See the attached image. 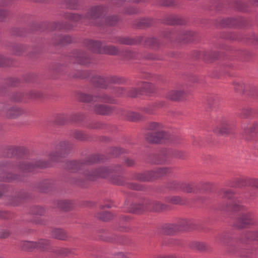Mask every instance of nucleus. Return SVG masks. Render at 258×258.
<instances>
[{"label":"nucleus","mask_w":258,"mask_h":258,"mask_svg":"<svg viewBox=\"0 0 258 258\" xmlns=\"http://www.w3.org/2000/svg\"><path fill=\"white\" fill-rule=\"evenodd\" d=\"M234 86L235 90L236 91L240 92V91H243L244 85L243 84H242L240 82H234Z\"/></svg>","instance_id":"obj_43"},{"label":"nucleus","mask_w":258,"mask_h":258,"mask_svg":"<svg viewBox=\"0 0 258 258\" xmlns=\"http://www.w3.org/2000/svg\"><path fill=\"white\" fill-rule=\"evenodd\" d=\"M123 89L120 87H116L114 89V92L117 95H120L123 93Z\"/></svg>","instance_id":"obj_53"},{"label":"nucleus","mask_w":258,"mask_h":258,"mask_svg":"<svg viewBox=\"0 0 258 258\" xmlns=\"http://www.w3.org/2000/svg\"><path fill=\"white\" fill-rule=\"evenodd\" d=\"M230 127V122L226 118H223L218 123V124L213 129L215 133H218L221 134L228 133Z\"/></svg>","instance_id":"obj_16"},{"label":"nucleus","mask_w":258,"mask_h":258,"mask_svg":"<svg viewBox=\"0 0 258 258\" xmlns=\"http://www.w3.org/2000/svg\"><path fill=\"white\" fill-rule=\"evenodd\" d=\"M93 83L96 86L102 88H106L108 87V83H119L121 80L119 78L111 76L104 78L100 76H95L92 80Z\"/></svg>","instance_id":"obj_10"},{"label":"nucleus","mask_w":258,"mask_h":258,"mask_svg":"<svg viewBox=\"0 0 258 258\" xmlns=\"http://www.w3.org/2000/svg\"><path fill=\"white\" fill-rule=\"evenodd\" d=\"M149 210L155 212L160 211L166 208V206L156 201L148 202Z\"/></svg>","instance_id":"obj_21"},{"label":"nucleus","mask_w":258,"mask_h":258,"mask_svg":"<svg viewBox=\"0 0 258 258\" xmlns=\"http://www.w3.org/2000/svg\"><path fill=\"white\" fill-rule=\"evenodd\" d=\"M4 192V187L2 184H0V196L3 194Z\"/></svg>","instance_id":"obj_60"},{"label":"nucleus","mask_w":258,"mask_h":258,"mask_svg":"<svg viewBox=\"0 0 258 258\" xmlns=\"http://www.w3.org/2000/svg\"><path fill=\"white\" fill-rule=\"evenodd\" d=\"M163 105V104L162 102H156L143 107L141 110L146 113L152 114L155 110L161 107Z\"/></svg>","instance_id":"obj_20"},{"label":"nucleus","mask_w":258,"mask_h":258,"mask_svg":"<svg viewBox=\"0 0 258 258\" xmlns=\"http://www.w3.org/2000/svg\"><path fill=\"white\" fill-rule=\"evenodd\" d=\"M190 247L194 249L203 251L207 249L208 245L204 242L193 241L190 243Z\"/></svg>","instance_id":"obj_27"},{"label":"nucleus","mask_w":258,"mask_h":258,"mask_svg":"<svg viewBox=\"0 0 258 258\" xmlns=\"http://www.w3.org/2000/svg\"><path fill=\"white\" fill-rule=\"evenodd\" d=\"M23 110L17 107L13 106L7 109L6 116L8 118H14L23 113Z\"/></svg>","instance_id":"obj_19"},{"label":"nucleus","mask_w":258,"mask_h":258,"mask_svg":"<svg viewBox=\"0 0 258 258\" xmlns=\"http://www.w3.org/2000/svg\"><path fill=\"white\" fill-rule=\"evenodd\" d=\"M71 147V145L70 142L68 141L60 142L56 146L55 150L49 153V159L52 161H57L59 158L65 156Z\"/></svg>","instance_id":"obj_7"},{"label":"nucleus","mask_w":258,"mask_h":258,"mask_svg":"<svg viewBox=\"0 0 258 258\" xmlns=\"http://www.w3.org/2000/svg\"><path fill=\"white\" fill-rule=\"evenodd\" d=\"M10 234L8 230H4L0 231V237L3 238H7Z\"/></svg>","instance_id":"obj_48"},{"label":"nucleus","mask_w":258,"mask_h":258,"mask_svg":"<svg viewBox=\"0 0 258 258\" xmlns=\"http://www.w3.org/2000/svg\"><path fill=\"white\" fill-rule=\"evenodd\" d=\"M146 210H149L148 203H147L146 205H132L129 212L133 213L139 214Z\"/></svg>","instance_id":"obj_23"},{"label":"nucleus","mask_w":258,"mask_h":258,"mask_svg":"<svg viewBox=\"0 0 258 258\" xmlns=\"http://www.w3.org/2000/svg\"><path fill=\"white\" fill-rule=\"evenodd\" d=\"M99 158L98 155H93L89 158V160L87 161V162L85 164L93 163L94 162H97Z\"/></svg>","instance_id":"obj_45"},{"label":"nucleus","mask_w":258,"mask_h":258,"mask_svg":"<svg viewBox=\"0 0 258 258\" xmlns=\"http://www.w3.org/2000/svg\"><path fill=\"white\" fill-rule=\"evenodd\" d=\"M140 89L133 88L128 91V95L131 97H136L138 95H142L144 93H151L154 92V86L148 82H142L140 86Z\"/></svg>","instance_id":"obj_13"},{"label":"nucleus","mask_w":258,"mask_h":258,"mask_svg":"<svg viewBox=\"0 0 258 258\" xmlns=\"http://www.w3.org/2000/svg\"><path fill=\"white\" fill-rule=\"evenodd\" d=\"M118 19L116 16H111L105 18L106 25L112 26L116 24Z\"/></svg>","instance_id":"obj_34"},{"label":"nucleus","mask_w":258,"mask_h":258,"mask_svg":"<svg viewBox=\"0 0 258 258\" xmlns=\"http://www.w3.org/2000/svg\"><path fill=\"white\" fill-rule=\"evenodd\" d=\"M160 258H177V257L176 256V255L174 254H171L166 256H161Z\"/></svg>","instance_id":"obj_58"},{"label":"nucleus","mask_w":258,"mask_h":258,"mask_svg":"<svg viewBox=\"0 0 258 258\" xmlns=\"http://www.w3.org/2000/svg\"><path fill=\"white\" fill-rule=\"evenodd\" d=\"M105 8L103 6L92 8L89 11L86 17L89 19H95L100 17L105 11Z\"/></svg>","instance_id":"obj_17"},{"label":"nucleus","mask_w":258,"mask_h":258,"mask_svg":"<svg viewBox=\"0 0 258 258\" xmlns=\"http://www.w3.org/2000/svg\"><path fill=\"white\" fill-rule=\"evenodd\" d=\"M189 228V222L186 220H182L179 225L167 224L163 227V233L165 234H172L177 231L185 230Z\"/></svg>","instance_id":"obj_12"},{"label":"nucleus","mask_w":258,"mask_h":258,"mask_svg":"<svg viewBox=\"0 0 258 258\" xmlns=\"http://www.w3.org/2000/svg\"><path fill=\"white\" fill-rule=\"evenodd\" d=\"M252 4L258 5V0H252Z\"/></svg>","instance_id":"obj_63"},{"label":"nucleus","mask_w":258,"mask_h":258,"mask_svg":"<svg viewBox=\"0 0 258 258\" xmlns=\"http://www.w3.org/2000/svg\"><path fill=\"white\" fill-rule=\"evenodd\" d=\"M85 175L87 179L92 180L98 177H108L113 184L117 185L121 184L123 182L122 177L114 174L112 170L106 167H101L91 172L87 171Z\"/></svg>","instance_id":"obj_2"},{"label":"nucleus","mask_w":258,"mask_h":258,"mask_svg":"<svg viewBox=\"0 0 258 258\" xmlns=\"http://www.w3.org/2000/svg\"><path fill=\"white\" fill-rule=\"evenodd\" d=\"M63 2L69 9H75L77 8V0H64Z\"/></svg>","instance_id":"obj_37"},{"label":"nucleus","mask_w":258,"mask_h":258,"mask_svg":"<svg viewBox=\"0 0 258 258\" xmlns=\"http://www.w3.org/2000/svg\"><path fill=\"white\" fill-rule=\"evenodd\" d=\"M114 258H130L128 255L124 254L122 252H119L115 254Z\"/></svg>","instance_id":"obj_52"},{"label":"nucleus","mask_w":258,"mask_h":258,"mask_svg":"<svg viewBox=\"0 0 258 258\" xmlns=\"http://www.w3.org/2000/svg\"><path fill=\"white\" fill-rule=\"evenodd\" d=\"M73 137L77 140H83L85 139V135L79 131H76L73 133Z\"/></svg>","instance_id":"obj_41"},{"label":"nucleus","mask_w":258,"mask_h":258,"mask_svg":"<svg viewBox=\"0 0 258 258\" xmlns=\"http://www.w3.org/2000/svg\"><path fill=\"white\" fill-rule=\"evenodd\" d=\"M80 99L83 102L96 103L93 106V111L96 113L103 115L108 114L111 111L110 108L106 105L99 104L98 102L112 103L113 102L112 98L104 94H99L95 96L81 94Z\"/></svg>","instance_id":"obj_1"},{"label":"nucleus","mask_w":258,"mask_h":258,"mask_svg":"<svg viewBox=\"0 0 258 258\" xmlns=\"http://www.w3.org/2000/svg\"><path fill=\"white\" fill-rule=\"evenodd\" d=\"M7 12L4 10H0V21H2L3 19L6 16Z\"/></svg>","instance_id":"obj_56"},{"label":"nucleus","mask_w":258,"mask_h":258,"mask_svg":"<svg viewBox=\"0 0 258 258\" xmlns=\"http://www.w3.org/2000/svg\"><path fill=\"white\" fill-rule=\"evenodd\" d=\"M59 207L61 209L67 211L71 208V204L67 201H61L59 203Z\"/></svg>","instance_id":"obj_38"},{"label":"nucleus","mask_w":258,"mask_h":258,"mask_svg":"<svg viewBox=\"0 0 258 258\" xmlns=\"http://www.w3.org/2000/svg\"><path fill=\"white\" fill-rule=\"evenodd\" d=\"M175 4V0H167L165 5L168 6H174Z\"/></svg>","instance_id":"obj_55"},{"label":"nucleus","mask_w":258,"mask_h":258,"mask_svg":"<svg viewBox=\"0 0 258 258\" xmlns=\"http://www.w3.org/2000/svg\"><path fill=\"white\" fill-rule=\"evenodd\" d=\"M243 137L247 141H252L254 140L253 134H256L258 130V123L256 122H252L244 124L242 125Z\"/></svg>","instance_id":"obj_11"},{"label":"nucleus","mask_w":258,"mask_h":258,"mask_svg":"<svg viewBox=\"0 0 258 258\" xmlns=\"http://www.w3.org/2000/svg\"><path fill=\"white\" fill-rule=\"evenodd\" d=\"M124 163L126 166H131L134 165V161L130 158H126L124 159Z\"/></svg>","instance_id":"obj_50"},{"label":"nucleus","mask_w":258,"mask_h":258,"mask_svg":"<svg viewBox=\"0 0 258 258\" xmlns=\"http://www.w3.org/2000/svg\"><path fill=\"white\" fill-rule=\"evenodd\" d=\"M21 246L25 250H32L37 248L38 245L37 242L25 241L22 242Z\"/></svg>","instance_id":"obj_26"},{"label":"nucleus","mask_w":258,"mask_h":258,"mask_svg":"<svg viewBox=\"0 0 258 258\" xmlns=\"http://www.w3.org/2000/svg\"><path fill=\"white\" fill-rule=\"evenodd\" d=\"M194 186L193 183H184L182 184L181 188L185 192H191L193 191Z\"/></svg>","instance_id":"obj_32"},{"label":"nucleus","mask_w":258,"mask_h":258,"mask_svg":"<svg viewBox=\"0 0 258 258\" xmlns=\"http://www.w3.org/2000/svg\"><path fill=\"white\" fill-rule=\"evenodd\" d=\"M228 237V235L227 234H223L220 236V240L223 243H225V239Z\"/></svg>","instance_id":"obj_57"},{"label":"nucleus","mask_w":258,"mask_h":258,"mask_svg":"<svg viewBox=\"0 0 258 258\" xmlns=\"http://www.w3.org/2000/svg\"><path fill=\"white\" fill-rule=\"evenodd\" d=\"M152 24V20L149 19H142L139 21V26L140 27H147Z\"/></svg>","instance_id":"obj_39"},{"label":"nucleus","mask_w":258,"mask_h":258,"mask_svg":"<svg viewBox=\"0 0 258 258\" xmlns=\"http://www.w3.org/2000/svg\"><path fill=\"white\" fill-rule=\"evenodd\" d=\"M130 188L134 189V190H141L142 189V187L138 184L137 183H132L130 185Z\"/></svg>","instance_id":"obj_51"},{"label":"nucleus","mask_w":258,"mask_h":258,"mask_svg":"<svg viewBox=\"0 0 258 258\" xmlns=\"http://www.w3.org/2000/svg\"><path fill=\"white\" fill-rule=\"evenodd\" d=\"M60 41L58 43V44L68 43L71 42V38L70 36H61L60 37Z\"/></svg>","instance_id":"obj_44"},{"label":"nucleus","mask_w":258,"mask_h":258,"mask_svg":"<svg viewBox=\"0 0 258 258\" xmlns=\"http://www.w3.org/2000/svg\"><path fill=\"white\" fill-rule=\"evenodd\" d=\"M239 241L241 243H246L248 241H258V227L254 230H249L241 235Z\"/></svg>","instance_id":"obj_15"},{"label":"nucleus","mask_w":258,"mask_h":258,"mask_svg":"<svg viewBox=\"0 0 258 258\" xmlns=\"http://www.w3.org/2000/svg\"><path fill=\"white\" fill-rule=\"evenodd\" d=\"M171 171L167 167H163L156 170L148 171L143 173H138L135 175V179L141 181H147L154 180L166 175Z\"/></svg>","instance_id":"obj_6"},{"label":"nucleus","mask_w":258,"mask_h":258,"mask_svg":"<svg viewBox=\"0 0 258 258\" xmlns=\"http://www.w3.org/2000/svg\"><path fill=\"white\" fill-rule=\"evenodd\" d=\"M123 115L125 119L133 121L140 120L142 118L141 115L133 111L124 112Z\"/></svg>","instance_id":"obj_22"},{"label":"nucleus","mask_w":258,"mask_h":258,"mask_svg":"<svg viewBox=\"0 0 258 258\" xmlns=\"http://www.w3.org/2000/svg\"><path fill=\"white\" fill-rule=\"evenodd\" d=\"M66 18L70 20L78 21H82V20L84 19V17L78 14L69 13L66 14Z\"/></svg>","instance_id":"obj_31"},{"label":"nucleus","mask_w":258,"mask_h":258,"mask_svg":"<svg viewBox=\"0 0 258 258\" xmlns=\"http://www.w3.org/2000/svg\"><path fill=\"white\" fill-rule=\"evenodd\" d=\"M35 167L44 168L47 167V164L42 161H39L35 165L30 163L23 162L19 165V168L22 171L28 172L33 171Z\"/></svg>","instance_id":"obj_14"},{"label":"nucleus","mask_w":258,"mask_h":258,"mask_svg":"<svg viewBox=\"0 0 258 258\" xmlns=\"http://www.w3.org/2000/svg\"><path fill=\"white\" fill-rule=\"evenodd\" d=\"M17 148L14 147H11L7 149L8 157H12L15 155L17 152Z\"/></svg>","instance_id":"obj_42"},{"label":"nucleus","mask_w":258,"mask_h":258,"mask_svg":"<svg viewBox=\"0 0 258 258\" xmlns=\"http://www.w3.org/2000/svg\"><path fill=\"white\" fill-rule=\"evenodd\" d=\"M87 47L91 51L99 53L114 55L118 53V50L114 46L106 45L98 41L88 40Z\"/></svg>","instance_id":"obj_4"},{"label":"nucleus","mask_w":258,"mask_h":258,"mask_svg":"<svg viewBox=\"0 0 258 258\" xmlns=\"http://www.w3.org/2000/svg\"><path fill=\"white\" fill-rule=\"evenodd\" d=\"M37 242L38 245V247H37V248L40 249L41 250H44V249L47 248V247L49 244L48 241L47 240H45V239L39 240Z\"/></svg>","instance_id":"obj_36"},{"label":"nucleus","mask_w":258,"mask_h":258,"mask_svg":"<svg viewBox=\"0 0 258 258\" xmlns=\"http://www.w3.org/2000/svg\"><path fill=\"white\" fill-rule=\"evenodd\" d=\"M76 60L81 64L87 65L90 62V59L86 53L79 52L76 56Z\"/></svg>","instance_id":"obj_24"},{"label":"nucleus","mask_w":258,"mask_h":258,"mask_svg":"<svg viewBox=\"0 0 258 258\" xmlns=\"http://www.w3.org/2000/svg\"><path fill=\"white\" fill-rule=\"evenodd\" d=\"M254 224V215L251 211L242 213L237 218L234 226L239 229L246 228Z\"/></svg>","instance_id":"obj_8"},{"label":"nucleus","mask_w":258,"mask_h":258,"mask_svg":"<svg viewBox=\"0 0 258 258\" xmlns=\"http://www.w3.org/2000/svg\"><path fill=\"white\" fill-rule=\"evenodd\" d=\"M3 180L6 181H9L11 180V179L9 177H6V178H4Z\"/></svg>","instance_id":"obj_64"},{"label":"nucleus","mask_w":258,"mask_h":258,"mask_svg":"<svg viewBox=\"0 0 258 258\" xmlns=\"http://www.w3.org/2000/svg\"><path fill=\"white\" fill-rule=\"evenodd\" d=\"M194 33L192 32H186L184 37L183 38V40L185 41H189L190 40V37H192Z\"/></svg>","instance_id":"obj_47"},{"label":"nucleus","mask_w":258,"mask_h":258,"mask_svg":"<svg viewBox=\"0 0 258 258\" xmlns=\"http://www.w3.org/2000/svg\"><path fill=\"white\" fill-rule=\"evenodd\" d=\"M252 113L251 109L248 107L243 108L240 113V117L243 118H246L248 117Z\"/></svg>","instance_id":"obj_35"},{"label":"nucleus","mask_w":258,"mask_h":258,"mask_svg":"<svg viewBox=\"0 0 258 258\" xmlns=\"http://www.w3.org/2000/svg\"><path fill=\"white\" fill-rule=\"evenodd\" d=\"M219 195L223 198L233 200L229 204V210L236 211L245 209L244 206L242 205L241 198H236L232 190L222 189L219 191Z\"/></svg>","instance_id":"obj_5"},{"label":"nucleus","mask_w":258,"mask_h":258,"mask_svg":"<svg viewBox=\"0 0 258 258\" xmlns=\"http://www.w3.org/2000/svg\"><path fill=\"white\" fill-rule=\"evenodd\" d=\"M84 166V164L78 161H70L68 164V168L73 171H75Z\"/></svg>","instance_id":"obj_30"},{"label":"nucleus","mask_w":258,"mask_h":258,"mask_svg":"<svg viewBox=\"0 0 258 258\" xmlns=\"http://www.w3.org/2000/svg\"><path fill=\"white\" fill-rule=\"evenodd\" d=\"M51 235L53 237L60 240H64L67 237L65 231L60 229H53L51 232Z\"/></svg>","instance_id":"obj_25"},{"label":"nucleus","mask_w":258,"mask_h":258,"mask_svg":"<svg viewBox=\"0 0 258 258\" xmlns=\"http://www.w3.org/2000/svg\"><path fill=\"white\" fill-rule=\"evenodd\" d=\"M166 23L169 25L183 24L182 21L177 16L174 15L168 16Z\"/></svg>","instance_id":"obj_29"},{"label":"nucleus","mask_w":258,"mask_h":258,"mask_svg":"<svg viewBox=\"0 0 258 258\" xmlns=\"http://www.w3.org/2000/svg\"><path fill=\"white\" fill-rule=\"evenodd\" d=\"M253 95L258 96V89H255L253 92Z\"/></svg>","instance_id":"obj_62"},{"label":"nucleus","mask_w":258,"mask_h":258,"mask_svg":"<svg viewBox=\"0 0 258 258\" xmlns=\"http://www.w3.org/2000/svg\"><path fill=\"white\" fill-rule=\"evenodd\" d=\"M239 20L237 19L230 18L223 20L224 26H227L229 27H236L239 25Z\"/></svg>","instance_id":"obj_28"},{"label":"nucleus","mask_w":258,"mask_h":258,"mask_svg":"<svg viewBox=\"0 0 258 258\" xmlns=\"http://www.w3.org/2000/svg\"><path fill=\"white\" fill-rule=\"evenodd\" d=\"M185 95V92L181 89L173 90L169 91L166 98L171 100H178L181 99Z\"/></svg>","instance_id":"obj_18"},{"label":"nucleus","mask_w":258,"mask_h":258,"mask_svg":"<svg viewBox=\"0 0 258 258\" xmlns=\"http://www.w3.org/2000/svg\"><path fill=\"white\" fill-rule=\"evenodd\" d=\"M20 198H17V199L15 201V200H14L12 202L11 204L13 205H17L19 204V201H18V200H19Z\"/></svg>","instance_id":"obj_59"},{"label":"nucleus","mask_w":258,"mask_h":258,"mask_svg":"<svg viewBox=\"0 0 258 258\" xmlns=\"http://www.w3.org/2000/svg\"><path fill=\"white\" fill-rule=\"evenodd\" d=\"M251 186L258 189V179H253L250 182Z\"/></svg>","instance_id":"obj_49"},{"label":"nucleus","mask_w":258,"mask_h":258,"mask_svg":"<svg viewBox=\"0 0 258 258\" xmlns=\"http://www.w3.org/2000/svg\"><path fill=\"white\" fill-rule=\"evenodd\" d=\"M98 217L103 221H107L112 218V215L108 212H103L99 214Z\"/></svg>","instance_id":"obj_33"},{"label":"nucleus","mask_w":258,"mask_h":258,"mask_svg":"<svg viewBox=\"0 0 258 258\" xmlns=\"http://www.w3.org/2000/svg\"><path fill=\"white\" fill-rule=\"evenodd\" d=\"M115 150L118 152V154H120V153H122L123 152L122 151L121 149H120V148H116L115 149ZM116 155L117 154V153L116 154Z\"/></svg>","instance_id":"obj_61"},{"label":"nucleus","mask_w":258,"mask_h":258,"mask_svg":"<svg viewBox=\"0 0 258 258\" xmlns=\"http://www.w3.org/2000/svg\"><path fill=\"white\" fill-rule=\"evenodd\" d=\"M168 201L172 204H177L180 203V199L178 197H172L169 198Z\"/></svg>","instance_id":"obj_46"},{"label":"nucleus","mask_w":258,"mask_h":258,"mask_svg":"<svg viewBox=\"0 0 258 258\" xmlns=\"http://www.w3.org/2000/svg\"><path fill=\"white\" fill-rule=\"evenodd\" d=\"M57 251L58 254L63 255H67L72 253L71 250L67 248H59Z\"/></svg>","instance_id":"obj_40"},{"label":"nucleus","mask_w":258,"mask_h":258,"mask_svg":"<svg viewBox=\"0 0 258 258\" xmlns=\"http://www.w3.org/2000/svg\"><path fill=\"white\" fill-rule=\"evenodd\" d=\"M6 65L5 58L3 55H0V67H4Z\"/></svg>","instance_id":"obj_54"},{"label":"nucleus","mask_w":258,"mask_h":258,"mask_svg":"<svg viewBox=\"0 0 258 258\" xmlns=\"http://www.w3.org/2000/svg\"><path fill=\"white\" fill-rule=\"evenodd\" d=\"M148 128L151 131L146 136V139L148 142L157 143L162 142V140L168 139V135L163 131V125L161 124L151 122Z\"/></svg>","instance_id":"obj_3"},{"label":"nucleus","mask_w":258,"mask_h":258,"mask_svg":"<svg viewBox=\"0 0 258 258\" xmlns=\"http://www.w3.org/2000/svg\"><path fill=\"white\" fill-rule=\"evenodd\" d=\"M118 41L120 43L124 44H133L137 42H144L145 44L147 46L156 47L158 45L159 43L158 40L154 38H144L143 37H139L137 40L130 38L129 37H121L118 39Z\"/></svg>","instance_id":"obj_9"}]
</instances>
